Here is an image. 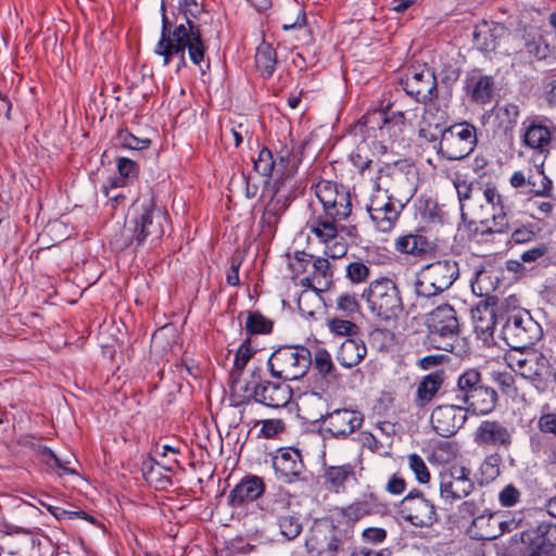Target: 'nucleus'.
Returning a JSON list of instances; mask_svg holds the SVG:
<instances>
[{
  "instance_id": "f257e3e1",
  "label": "nucleus",
  "mask_w": 556,
  "mask_h": 556,
  "mask_svg": "<svg viewBox=\"0 0 556 556\" xmlns=\"http://www.w3.org/2000/svg\"><path fill=\"white\" fill-rule=\"evenodd\" d=\"M202 4L195 0H180L178 14L170 20L162 3V30L161 37L155 46V54L163 58V65L170 63L174 56L179 58L177 70L186 65V50L190 60L198 66L204 61L206 47L202 39L200 26L194 18L202 13Z\"/></svg>"
},
{
  "instance_id": "f03ea898",
  "label": "nucleus",
  "mask_w": 556,
  "mask_h": 556,
  "mask_svg": "<svg viewBox=\"0 0 556 556\" xmlns=\"http://www.w3.org/2000/svg\"><path fill=\"white\" fill-rule=\"evenodd\" d=\"M378 187L384 186V195L376 194L371 198L367 206L371 220L375 223L376 228L380 231L391 230L403 207L399 201L396 205L393 201L396 187L407 185L408 179L403 172V162H394L393 164H386L378 172L377 176Z\"/></svg>"
},
{
  "instance_id": "7ed1b4c3",
  "label": "nucleus",
  "mask_w": 556,
  "mask_h": 556,
  "mask_svg": "<svg viewBox=\"0 0 556 556\" xmlns=\"http://www.w3.org/2000/svg\"><path fill=\"white\" fill-rule=\"evenodd\" d=\"M166 222V212L156 205L154 197L151 195L141 203L140 213L125 224L122 231L124 245L128 247L134 243L141 245L148 238H151V241H157L165 232Z\"/></svg>"
},
{
  "instance_id": "20e7f679",
  "label": "nucleus",
  "mask_w": 556,
  "mask_h": 556,
  "mask_svg": "<svg viewBox=\"0 0 556 556\" xmlns=\"http://www.w3.org/2000/svg\"><path fill=\"white\" fill-rule=\"evenodd\" d=\"M362 298L366 301L369 312L386 323L396 321L404 309L396 283L387 277L370 281Z\"/></svg>"
},
{
  "instance_id": "39448f33",
  "label": "nucleus",
  "mask_w": 556,
  "mask_h": 556,
  "mask_svg": "<svg viewBox=\"0 0 556 556\" xmlns=\"http://www.w3.org/2000/svg\"><path fill=\"white\" fill-rule=\"evenodd\" d=\"M312 366V353L304 345H283L274 351L267 361L273 378L293 381L303 378Z\"/></svg>"
},
{
  "instance_id": "423d86ee",
  "label": "nucleus",
  "mask_w": 556,
  "mask_h": 556,
  "mask_svg": "<svg viewBox=\"0 0 556 556\" xmlns=\"http://www.w3.org/2000/svg\"><path fill=\"white\" fill-rule=\"evenodd\" d=\"M542 336L541 325L525 309L510 313L502 328L503 340L515 351L530 349Z\"/></svg>"
},
{
  "instance_id": "0eeeda50",
  "label": "nucleus",
  "mask_w": 556,
  "mask_h": 556,
  "mask_svg": "<svg viewBox=\"0 0 556 556\" xmlns=\"http://www.w3.org/2000/svg\"><path fill=\"white\" fill-rule=\"evenodd\" d=\"M315 194L328 215L345 220L352 214L350 190L330 180H320L315 185Z\"/></svg>"
},
{
  "instance_id": "6e6552de",
  "label": "nucleus",
  "mask_w": 556,
  "mask_h": 556,
  "mask_svg": "<svg viewBox=\"0 0 556 556\" xmlns=\"http://www.w3.org/2000/svg\"><path fill=\"white\" fill-rule=\"evenodd\" d=\"M400 85L417 102L427 103L438 98L434 73L426 65L408 68L400 79Z\"/></svg>"
},
{
  "instance_id": "1a4fd4ad",
  "label": "nucleus",
  "mask_w": 556,
  "mask_h": 556,
  "mask_svg": "<svg viewBox=\"0 0 556 556\" xmlns=\"http://www.w3.org/2000/svg\"><path fill=\"white\" fill-rule=\"evenodd\" d=\"M354 547V528L337 519L317 541L319 556H348Z\"/></svg>"
},
{
  "instance_id": "9d476101",
  "label": "nucleus",
  "mask_w": 556,
  "mask_h": 556,
  "mask_svg": "<svg viewBox=\"0 0 556 556\" xmlns=\"http://www.w3.org/2000/svg\"><path fill=\"white\" fill-rule=\"evenodd\" d=\"M399 514L415 527H431L438 520L434 505L424 493L414 489L399 505Z\"/></svg>"
},
{
  "instance_id": "9b49d317",
  "label": "nucleus",
  "mask_w": 556,
  "mask_h": 556,
  "mask_svg": "<svg viewBox=\"0 0 556 556\" xmlns=\"http://www.w3.org/2000/svg\"><path fill=\"white\" fill-rule=\"evenodd\" d=\"M274 193L266 204L264 212L261 216V226L263 232L267 235H273L276 231V227L280 222L281 215L288 208L292 198H291V188L277 186V182L273 184Z\"/></svg>"
},
{
  "instance_id": "f8f14e48",
  "label": "nucleus",
  "mask_w": 556,
  "mask_h": 556,
  "mask_svg": "<svg viewBox=\"0 0 556 556\" xmlns=\"http://www.w3.org/2000/svg\"><path fill=\"white\" fill-rule=\"evenodd\" d=\"M514 429L498 420H483L475 432V442L479 446L509 448Z\"/></svg>"
},
{
  "instance_id": "ddd939ff",
  "label": "nucleus",
  "mask_w": 556,
  "mask_h": 556,
  "mask_svg": "<svg viewBox=\"0 0 556 556\" xmlns=\"http://www.w3.org/2000/svg\"><path fill=\"white\" fill-rule=\"evenodd\" d=\"M252 387L253 391L249 393V400H253L270 408L285 407L292 399L290 387L281 382L267 380L264 383L258 382V384Z\"/></svg>"
},
{
  "instance_id": "4468645a",
  "label": "nucleus",
  "mask_w": 556,
  "mask_h": 556,
  "mask_svg": "<svg viewBox=\"0 0 556 556\" xmlns=\"http://www.w3.org/2000/svg\"><path fill=\"white\" fill-rule=\"evenodd\" d=\"M454 188L456 189L459 208H460V217L462 220L468 225H459L457 228V235L462 240H469L473 232H477L478 228L476 226V220L472 218H468L467 208L471 206V200L481 198V188L478 186H473L472 184H466L465 181H455Z\"/></svg>"
},
{
  "instance_id": "2eb2a0df",
  "label": "nucleus",
  "mask_w": 556,
  "mask_h": 556,
  "mask_svg": "<svg viewBox=\"0 0 556 556\" xmlns=\"http://www.w3.org/2000/svg\"><path fill=\"white\" fill-rule=\"evenodd\" d=\"M427 326L431 334L434 348L452 352V343L440 344V339L452 334V305L444 303L437 306L427 319Z\"/></svg>"
},
{
  "instance_id": "dca6fc26",
  "label": "nucleus",
  "mask_w": 556,
  "mask_h": 556,
  "mask_svg": "<svg viewBox=\"0 0 556 556\" xmlns=\"http://www.w3.org/2000/svg\"><path fill=\"white\" fill-rule=\"evenodd\" d=\"M440 100H438L437 116L438 122L435 123V127L438 128L440 125H443V128L440 129L441 140L438 144H434L435 154L433 157H429L428 162L446 177L450 176V163L452 161V152H451V143L446 138V134L452 131V126H446L445 123L448 121L450 115L447 111L440 110Z\"/></svg>"
},
{
  "instance_id": "f3484780",
  "label": "nucleus",
  "mask_w": 556,
  "mask_h": 556,
  "mask_svg": "<svg viewBox=\"0 0 556 556\" xmlns=\"http://www.w3.org/2000/svg\"><path fill=\"white\" fill-rule=\"evenodd\" d=\"M363 416L352 409H336L329 413L325 419V431L333 438H345L362 426Z\"/></svg>"
},
{
  "instance_id": "a211bd4d",
  "label": "nucleus",
  "mask_w": 556,
  "mask_h": 556,
  "mask_svg": "<svg viewBox=\"0 0 556 556\" xmlns=\"http://www.w3.org/2000/svg\"><path fill=\"white\" fill-rule=\"evenodd\" d=\"M518 355H509V366L529 380H541L547 371L548 361L540 353L530 352L523 354V351H518Z\"/></svg>"
},
{
  "instance_id": "6ab92c4d",
  "label": "nucleus",
  "mask_w": 556,
  "mask_h": 556,
  "mask_svg": "<svg viewBox=\"0 0 556 556\" xmlns=\"http://www.w3.org/2000/svg\"><path fill=\"white\" fill-rule=\"evenodd\" d=\"M270 511L276 517L275 525L285 541H293L301 534L303 530L301 515L290 509L288 501H278Z\"/></svg>"
},
{
  "instance_id": "aec40b11",
  "label": "nucleus",
  "mask_w": 556,
  "mask_h": 556,
  "mask_svg": "<svg viewBox=\"0 0 556 556\" xmlns=\"http://www.w3.org/2000/svg\"><path fill=\"white\" fill-rule=\"evenodd\" d=\"M265 482L258 476L249 475L229 492L227 501L231 507H242L256 501L265 492Z\"/></svg>"
},
{
  "instance_id": "412c9836",
  "label": "nucleus",
  "mask_w": 556,
  "mask_h": 556,
  "mask_svg": "<svg viewBox=\"0 0 556 556\" xmlns=\"http://www.w3.org/2000/svg\"><path fill=\"white\" fill-rule=\"evenodd\" d=\"M274 468L285 482L292 483L295 480H304V463L301 453L296 448L280 450L274 458Z\"/></svg>"
},
{
  "instance_id": "4be33fe9",
  "label": "nucleus",
  "mask_w": 556,
  "mask_h": 556,
  "mask_svg": "<svg viewBox=\"0 0 556 556\" xmlns=\"http://www.w3.org/2000/svg\"><path fill=\"white\" fill-rule=\"evenodd\" d=\"M479 511L478 506L471 502L466 501L458 507V517L456 526L459 530H463L465 533L469 534L472 538L479 540H486L491 536L478 531V527L481 526L486 518L483 515H477ZM492 516L488 518L491 519Z\"/></svg>"
},
{
  "instance_id": "5701e85b",
  "label": "nucleus",
  "mask_w": 556,
  "mask_h": 556,
  "mask_svg": "<svg viewBox=\"0 0 556 556\" xmlns=\"http://www.w3.org/2000/svg\"><path fill=\"white\" fill-rule=\"evenodd\" d=\"M465 90L472 101L485 104L493 98L494 78L480 71H472L465 80Z\"/></svg>"
},
{
  "instance_id": "b1692460",
  "label": "nucleus",
  "mask_w": 556,
  "mask_h": 556,
  "mask_svg": "<svg viewBox=\"0 0 556 556\" xmlns=\"http://www.w3.org/2000/svg\"><path fill=\"white\" fill-rule=\"evenodd\" d=\"M454 160H462L468 156L476 148L477 129L469 123L454 124Z\"/></svg>"
},
{
  "instance_id": "393cba45",
  "label": "nucleus",
  "mask_w": 556,
  "mask_h": 556,
  "mask_svg": "<svg viewBox=\"0 0 556 556\" xmlns=\"http://www.w3.org/2000/svg\"><path fill=\"white\" fill-rule=\"evenodd\" d=\"M334 216L328 215L325 211L321 214L311 217L307 222L309 231L323 243L336 240L340 230L339 223Z\"/></svg>"
},
{
  "instance_id": "a878e982",
  "label": "nucleus",
  "mask_w": 556,
  "mask_h": 556,
  "mask_svg": "<svg viewBox=\"0 0 556 556\" xmlns=\"http://www.w3.org/2000/svg\"><path fill=\"white\" fill-rule=\"evenodd\" d=\"M395 249L400 253L425 260L431 254L433 248L427 237L419 233H407L396 239Z\"/></svg>"
},
{
  "instance_id": "bb28decb",
  "label": "nucleus",
  "mask_w": 556,
  "mask_h": 556,
  "mask_svg": "<svg viewBox=\"0 0 556 556\" xmlns=\"http://www.w3.org/2000/svg\"><path fill=\"white\" fill-rule=\"evenodd\" d=\"M379 513V505L372 496L362 501H355L352 504L342 507L339 510L338 519L349 523L354 528V523L366 516Z\"/></svg>"
},
{
  "instance_id": "cd10ccee",
  "label": "nucleus",
  "mask_w": 556,
  "mask_h": 556,
  "mask_svg": "<svg viewBox=\"0 0 556 556\" xmlns=\"http://www.w3.org/2000/svg\"><path fill=\"white\" fill-rule=\"evenodd\" d=\"M323 479L328 490L336 493L343 492L348 482L356 481L354 466L351 464L329 466L325 468Z\"/></svg>"
},
{
  "instance_id": "c85d7f7f",
  "label": "nucleus",
  "mask_w": 556,
  "mask_h": 556,
  "mask_svg": "<svg viewBox=\"0 0 556 556\" xmlns=\"http://www.w3.org/2000/svg\"><path fill=\"white\" fill-rule=\"evenodd\" d=\"M497 403V393L494 389L480 386L473 389L472 393L463 404L468 405V409L477 415H485L491 413Z\"/></svg>"
},
{
  "instance_id": "c756f323",
  "label": "nucleus",
  "mask_w": 556,
  "mask_h": 556,
  "mask_svg": "<svg viewBox=\"0 0 556 556\" xmlns=\"http://www.w3.org/2000/svg\"><path fill=\"white\" fill-rule=\"evenodd\" d=\"M275 180L277 186L287 187L288 181L294 176L298 170V165L294 160L293 151L288 147H283L275 155Z\"/></svg>"
},
{
  "instance_id": "7c9ffc66",
  "label": "nucleus",
  "mask_w": 556,
  "mask_h": 556,
  "mask_svg": "<svg viewBox=\"0 0 556 556\" xmlns=\"http://www.w3.org/2000/svg\"><path fill=\"white\" fill-rule=\"evenodd\" d=\"M366 353L367 349L363 341L350 338L341 344L338 361L343 367L352 368L364 359Z\"/></svg>"
},
{
  "instance_id": "2f4dec72",
  "label": "nucleus",
  "mask_w": 556,
  "mask_h": 556,
  "mask_svg": "<svg viewBox=\"0 0 556 556\" xmlns=\"http://www.w3.org/2000/svg\"><path fill=\"white\" fill-rule=\"evenodd\" d=\"M277 64V53L275 49L267 42H262L255 53V65L264 78H269Z\"/></svg>"
},
{
  "instance_id": "473e14b6",
  "label": "nucleus",
  "mask_w": 556,
  "mask_h": 556,
  "mask_svg": "<svg viewBox=\"0 0 556 556\" xmlns=\"http://www.w3.org/2000/svg\"><path fill=\"white\" fill-rule=\"evenodd\" d=\"M311 367L327 382H332L337 377L336 366L330 353L326 349H317L315 351L314 355H312Z\"/></svg>"
},
{
  "instance_id": "72a5a7b5",
  "label": "nucleus",
  "mask_w": 556,
  "mask_h": 556,
  "mask_svg": "<svg viewBox=\"0 0 556 556\" xmlns=\"http://www.w3.org/2000/svg\"><path fill=\"white\" fill-rule=\"evenodd\" d=\"M521 540H536L543 545L556 547V523L543 521L535 528L523 531Z\"/></svg>"
},
{
  "instance_id": "f704fd0d",
  "label": "nucleus",
  "mask_w": 556,
  "mask_h": 556,
  "mask_svg": "<svg viewBox=\"0 0 556 556\" xmlns=\"http://www.w3.org/2000/svg\"><path fill=\"white\" fill-rule=\"evenodd\" d=\"M254 354L255 350L252 349V340L250 337H248L240 344L235 355L233 368L230 372L231 387H233L239 381L243 369Z\"/></svg>"
},
{
  "instance_id": "c9c22d12",
  "label": "nucleus",
  "mask_w": 556,
  "mask_h": 556,
  "mask_svg": "<svg viewBox=\"0 0 556 556\" xmlns=\"http://www.w3.org/2000/svg\"><path fill=\"white\" fill-rule=\"evenodd\" d=\"M481 384V374L476 368L465 370L457 379V400L462 403L469 397L473 389H478Z\"/></svg>"
},
{
  "instance_id": "e433bc0d",
  "label": "nucleus",
  "mask_w": 556,
  "mask_h": 556,
  "mask_svg": "<svg viewBox=\"0 0 556 556\" xmlns=\"http://www.w3.org/2000/svg\"><path fill=\"white\" fill-rule=\"evenodd\" d=\"M551 141V132L547 127L540 124H531L526 128L523 142L532 149L543 151Z\"/></svg>"
},
{
  "instance_id": "4c0bfd02",
  "label": "nucleus",
  "mask_w": 556,
  "mask_h": 556,
  "mask_svg": "<svg viewBox=\"0 0 556 556\" xmlns=\"http://www.w3.org/2000/svg\"><path fill=\"white\" fill-rule=\"evenodd\" d=\"M372 117L377 121H382L383 125L380 127L382 134L387 132L390 137H394L391 141V148H393L397 137L402 134V126L404 124V113L396 112L393 113L392 117H388L386 112L377 111L372 113Z\"/></svg>"
},
{
  "instance_id": "58836bf2",
  "label": "nucleus",
  "mask_w": 556,
  "mask_h": 556,
  "mask_svg": "<svg viewBox=\"0 0 556 556\" xmlns=\"http://www.w3.org/2000/svg\"><path fill=\"white\" fill-rule=\"evenodd\" d=\"M473 328L478 334H492L495 325V315L488 305L471 311Z\"/></svg>"
},
{
  "instance_id": "ea45409f",
  "label": "nucleus",
  "mask_w": 556,
  "mask_h": 556,
  "mask_svg": "<svg viewBox=\"0 0 556 556\" xmlns=\"http://www.w3.org/2000/svg\"><path fill=\"white\" fill-rule=\"evenodd\" d=\"M431 424L434 431L443 437H452V409L450 406H438L431 414Z\"/></svg>"
},
{
  "instance_id": "a19ab883",
  "label": "nucleus",
  "mask_w": 556,
  "mask_h": 556,
  "mask_svg": "<svg viewBox=\"0 0 556 556\" xmlns=\"http://www.w3.org/2000/svg\"><path fill=\"white\" fill-rule=\"evenodd\" d=\"M117 169L119 176L111 181V189L127 185L129 181L136 179L139 174L138 164L128 157H119L117 160Z\"/></svg>"
},
{
  "instance_id": "79ce46f5",
  "label": "nucleus",
  "mask_w": 556,
  "mask_h": 556,
  "mask_svg": "<svg viewBox=\"0 0 556 556\" xmlns=\"http://www.w3.org/2000/svg\"><path fill=\"white\" fill-rule=\"evenodd\" d=\"M443 383V372L434 371L426 376L417 388V396L421 402H429L433 399Z\"/></svg>"
},
{
  "instance_id": "37998d69",
  "label": "nucleus",
  "mask_w": 556,
  "mask_h": 556,
  "mask_svg": "<svg viewBox=\"0 0 556 556\" xmlns=\"http://www.w3.org/2000/svg\"><path fill=\"white\" fill-rule=\"evenodd\" d=\"M274 323L258 311H248L245 330L249 336L269 334L273 331Z\"/></svg>"
},
{
  "instance_id": "c03bdc74",
  "label": "nucleus",
  "mask_w": 556,
  "mask_h": 556,
  "mask_svg": "<svg viewBox=\"0 0 556 556\" xmlns=\"http://www.w3.org/2000/svg\"><path fill=\"white\" fill-rule=\"evenodd\" d=\"M470 470L464 466L458 469L454 466V498L467 496L473 490Z\"/></svg>"
},
{
  "instance_id": "a18cd8bd",
  "label": "nucleus",
  "mask_w": 556,
  "mask_h": 556,
  "mask_svg": "<svg viewBox=\"0 0 556 556\" xmlns=\"http://www.w3.org/2000/svg\"><path fill=\"white\" fill-rule=\"evenodd\" d=\"M254 163V170L262 175L263 177L269 179L270 177L275 176V164L276 159L273 154L271 150L264 147L260 153L256 160L253 161Z\"/></svg>"
},
{
  "instance_id": "49530a36",
  "label": "nucleus",
  "mask_w": 556,
  "mask_h": 556,
  "mask_svg": "<svg viewBox=\"0 0 556 556\" xmlns=\"http://www.w3.org/2000/svg\"><path fill=\"white\" fill-rule=\"evenodd\" d=\"M42 459L46 463L48 467H50L53 470H56L59 476L62 475H74L76 473V470L72 467H70L71 460L70 459H62L60 458L49 447H45L41 452Z\"/></svg>"
},
{
  "instance_id": "de8ad7c7",
  "label": "nucleus",
  "mask_w": 556,
  "mask_h": 556,
  "mask_svg": "<svg viewBox=\"0 0 556 556\" xmlns=\"http://www.w3.org/2000/svg\"><path fill=\"white\" fill-rule=\"evenodd\" d=\"M370 274V266L362 260L349 263L345 268V277L354 285L366 282Z\"/></svg>"
},
{
  "instance_id": "09e8293b",
  "label": "nucleus",
  "mask_w": 556,
  "mask_h": 556,
  "mask_svg": "<svg viewBox=\"0 0 556 556\" xmlns=\"http://www.w3.org/2000/svg\"><path fill=\"white\" fill-rule=\"evenodd\" d=\"M313 263V276L317 279V285L328 289L332 283V270L331 265L327 258L316 257L312 260Z\"/></svg>"
},
{
  "instance_id": "8fccbe9b",
  "label": "nucleus",
  "mask_w": 556,
  "mask_h": 556,
  "mask_svg": "<svg viewBox=\"0 0 556 556\" xmlns=\"http://www.w3.org/2000/svg\"><path fill=\"white\" fill-rule=\"evenodd\" d=\"M337 309L340 311L345 317H352L359 313L361 304L356 294L343 292L337 299Z\"/></svg>"
},
{
  "instance_id": "3c124183",
  "label": "nucleus",
  "mask_w": 556,
  "mask_h": 556,
  "mask_svg": "<svg viewBox=\"0 0 556 556\" xmlns=\"http://www.w3.org/2000/svg\"><path fill=\"white\" fill-rule=\"evenodd\" d=\"M116 142L123 148L130 150H143L150 147V139H141L134 136L127 129H121L116 136Z\"/></svg>"
},
{
  "instance_id": "603ef678",
  "label": "nucleus",
  "mask_w": 556,
  "mask_h": 556,
  "mask_svg": "<svg viewBox=\"0 0 556 556\" xmlns=\"http://www.w3.org/2000/svg\"><path fill=\"white\" fill-rule=\"evenodd\" d=\"M501 456L498 454L489 455L482 463L480 470L483 480L488 483L493 481L500 475Z\"/></svg>"
},
{
  "instance_id": "864d4df0",
  "label": "nucleus",
  "mask_w": 556,
  "mask_h": 556,
  "mask_svg": "<svg viewBox=\"0 0 556 556\" xmlns=\"http://www.w3.org/2000/svg\"><path fill=\"white\" fill-rule=\"evenodd\" d=\"M422 215L431 223H443L447 213L443 210V205H440L437 200L427 199L425 201Z\"/></svg>"
},
{
  "instance_id": "5fc2aeb1",
  "label": "nucleus",
  "mask_w": 556,
  "mask_h": 556,
  "mask_svg": "<svg viewBox=\"0 0 556 556\" xmlns=\"http://www.w3.org/2000/svg\"><path fill=\"white\" fill-rule=\"evenodd\" d=\"M329 329L338 336L353 337L359 331V327L346 319L333 318L329 321Z\"/></svg>"
},
{
  "instance_id": "6e6d98bb",
  "label": "nucleus",
  "mask_w": 556,
  "mask_h": 556,
  "mask_svg": "<svg viewBox=\"0 0 556 556\" xmlns=\"http://www.w3.org/2000/svg\"><path fill=\"white\" fill-rule=\"evenodd\" d=\"M494 382L508 396H515L517 388L515 386L514 376L508 371H494L492 374Z\"/></svg>"
},
{
  "instance_id": "4d7b16f0",
  "label": "nucleus",
  "mask_w": 556,
  "mask_h": 556,
  "mask_svg": "<svg viewBox=\"0 0 556 556\" xmlns=\"http://www.w3.org/2000/svg\"><path fill=\"white\" fill-rule=\"evenodd\" d=\"M408 464L412 471L415 473L416 479L420 483H427L430 480V473L424 459L417 454L408 456Z\"/></svg>"
},
{
  "instance_id": "13d9d810",
  "label": "nucleus",
  "mask_w": 556,
  "mask_h": 556,
  "mask_svg": "<svg viewBox=\"0 0 556 556\" xmlns=\"http://www.w3.org/2000/svg\"><path fill=\"white\" fill-rule=\"evenodd\" d=\"M452 286V281L445 287V289ZM444 288L438 287L435 283L431 281H426L421 279H417L415 282V292L419 296L431 298L442 292Z\"/></svg>"
},
{
  "instance_id": "bf43d9fd",
  "label": "nucleus",
  "mask_w": 556,
  "mask_h": 556,
  "mask_svg": "<svg viewBox=\"0 0 556 556\" xmlns=\"http://www.w3.org/2000/svg\"><path fill=\"white\" fill-rule=\"evenodd\" d=\"M538 428L542 433L556 438V412L542 414L538 420Z\"/></svg>"
},
{
  "instance_id": "052dcab7",
  "label": "nucleus",
  "mask_w": 556,
  "mask_h": 556,
  "mask_svg": "<svg viewBox=\"0 0 556 556\" xmlns=\"http://www.w3.org/2000/svg\"><path fill=\"white\" fill-rule=\"evenodd\" d=\"M498 500L502 506L511 507L519 502L520 492L513 484H508L500 492Z\"/></svg>"
},
{
  "instance_id": "680f3d73",
  "label": "nucleus",
  "mask_w": 556,
  "mask_h": 556,
  "mask_svg": "<svg viewBox=\"0 0 556 556\" xmlns=\"http://www.w3.org/2000/svg\"><path fill=\"white\" fill-rule=\"evenodd\" d=\"M285 424L280 419H267L263 421L261 433L264 438L271 439L285 431Z\"/></svg>"
},
{
  "instance_id": "e2e57ef3",
  "label": "nucleus",
  "mask_w": 556,
  "mask_h": 556,
  "mask_svg": "<svg viewBox=\"0 0 556 556\" xmlns=\"http://www.w3.org/2000/svg\"><path fill=\"white\" fill-rule=\"evenodd\" d=\"M529 547V556H555V547L541 544L536 540H521Z\"/></svg>"
},
{
  "instance_id": "0e129e2a",
  "label": "nucleus",
  "mask_w": 556,
  "mask_h": 556,
  "mask_svg": "<svg viewBox=\"0 0 556 556\" xmlns=\"http://www.w3.org/2000/svg\"><path fill=\"white\" fill-rule=\"evenodd\" d=\"M51 515H53L58 520L62 519H74L75 517L86 519L90 521L91 523H94V518L89 516L87 513L79 510V511H70L61 507H54V509H51Z\"/></svg>"
},
{
  "instance_id": "69168bd1",
  "label": "nucleus",
  "mask_w": 556,
  "mask_h": 556,
  "mask_svg": "<svg viewBox=\"0 0 556 556\" xmlns=\"http://www.w3.org/2000/svg\"><path fill=\"white\" fill-rule=\"evenodd\" d=\"M470 352L469 341L465 337H459L458 325L454 326V355L464 357Z\"/></svg>"
},
{
  "instance_id": "338daca9",
  "label": "nucleus",
  "mask_w": 556,
  "mask_h": 556,
  "mask_svg": "<svg viewBox=\"0 0 556 556\" xmlns=\"http://www.w3.org/2000/svg\"><path fill=\"white\" fill-rule=\"evenodd\" d=\"M363 540L371 544L382 543L387 539V531L383 528H366L362 533Z\"/></svg>"
},
{
  "instance_id": "774afa93",
  "label": "nucleus",
  "mask_w": 556,
  "mask_h": 556,
  "mask_svg": "<svg viewBox=\"0 0 556 556\" xmlns=\"http://www.w3.org/2000/svg\"><path fill=\"white\" fill-rule=\"evenodd\" d=\"M314 256L304 251L296 252L294 255V261L290 264L291 268L295 274H301L306 270L307 264L312 262Z\"/></svg>"
}]
</instances>
